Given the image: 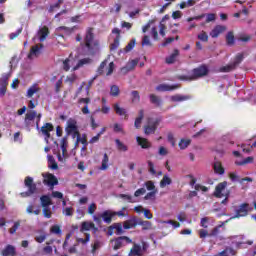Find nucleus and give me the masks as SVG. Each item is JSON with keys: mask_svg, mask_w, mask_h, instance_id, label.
Here are the masks:
<instances>
[{"mask_svg": "<svg viewBox=\"0 0 256 256\" xmlns=\"http://www.w3.org/2000/svg\"><path fill=\"white\" fill-rule=\"evenodd\" d=\"M84 55H96L99 52V42L93 38V29L89 28L86 31L84 38Z\"/></svg>", "mask_w": 256, "mask_h": 256, "instance_id": "obj_1", "label": "nucleus"}, {"mask_svg": "<svg viewBox=\"0 0 256 256\" xmlns=\"http://www.w3.org/2000/svg\"><path fill=\"white\" fill-rule=\"evenodd\" d=\"M145 193H147V190L145 188H139L135 191L134 197L135 199H137V197H141V195H145Z\"/></svg>", "mask_w": 256, "mask_h": 256, "instance_id": "obj_57", "label": "nucleus"}, {"mask_svg": "<svg viewBox=\"0 0 256 256\" xmlns=\"http://www.w3.org/2000/svg\"><path fill=\"white\" fill-rule=\"evenodd\" d=\"M42 177L44 178V185H47L48 187H55V185H58L59 183L57 177L53 174L43 173Z\"/></svg>", "mask_w": 256, "mask_h": 256, "instance_id": "obj_13", "label": "nucleus"}, {"mask_svg": "<svg viewBox=\"0 0 256 256\" xmlns=\"http://www.w3.org/2000/svg\"><path fill=\"white\" fill-rule=\"evenodd\" d=\"M73 31H75V28H67L65 26H60V27L56 28L55 34L58 37H62V39H65V37H69V35H71V33H73Z\"/></svg>", "mask_w": 256, "mask_h": 256, "instance_id": "obj_14", "label": "nucleus"}, {"mask_svg": "<svg viewBox=\"0 0 256 256\" xmlns=\"http://www.w3.org/2000/svg\"><path fill=\"white\" fill-rule=\"evenodd\" d=\"M172 180L171 177H169V175L165 174L162 178V180L160 181V187L161 189H164V187H167V185H171Z\"/></svg>", "mask_w": 256, "mask_h": 256, "instance_id": "obj_36", "label": "nucleus"}, {"mask_svg": "<svg viewBox=\"0 0 256 256\" xmlns=\"http://www.w3.org/2000/svg\"><path fill=\"white\" fill-rule=\"evenodd\" d=\"M110 95L112 97H117L119 95V86L117 85H113L110 88Z\"/></svg>", "mask_w": 256, "mask_h": 256, "instance_id": "obj_52", "label": "nucleus"}, {"mask_svg": "<svg viewBox=\"0 0 256 256\" xmlns=\"http://www.w3.org/2000/svg\"><path fill=\"white\" fill-rule=\"evenodd\" d=\"M9 77H11V74H3L0 78V83L3 87H7L9 81Z\"/></svg>", "mask_w": 256, "mask_h": 256, "instance_id": "obj_48", "label": "nucleus"}, {"mask_svg": "<svg viewBox=\"0 0 256 256\" xmlns=\"http://www.w3.org/2000/svg\"><path fill=\"white\" fill-rule=\"evenodd\" d=\"M42 114H37L35 110L27 111L24 119V125L29 129V127H35L36 121V129L39 131V123L41 121Z\"/></svg>", "mask_w": 256, "mask_h": 256, "instance_id": "obj_2", "label": "nucleus"}, {"mask_svg": "<svg viewBox=\"0 0 256 256\" xmlns=\"http://www.w3.org/2000/svg\"><path fill=\"white\" fill-rule=\"evenodd\" d=\"M42 135L45 137L46 143H49V137H51V131H53V124L46 123L40 129Z\"/></svg>", "mask_w": 256, "mask_h": 256, "instance_id": "obj_16", "label": "nucleus"}, {"mask_svg": "<svg viewBox=\"0 0 256 256\" xmlns=\"http://www.w3.org/2000/svg\"><path fill=\"white\" fill-rule=\"evenodd\" d=\"M42 207L47 208L49 205H51V198L49 196H42L40 198Z\"/></svg>", "mask_w": 256, "mask_h": 256, "instance_id": "obj_41", "label": "nucleus"}, {"mask_svg": "<svg viewBox=\"0 0 256 256\" xmlns=\"http://www.w3.org/2000/svg\"><path fill=\"white\" fill-rule=\"evenodd\" d=\"M131 97H132V103H139L141 101V96L139 95V91H132L131 92Z\"/></svg>", "mask_w": 256, "mask_h": 256, "instance_id": "obj_44", "label": "nucleus"}, {"mask_svg": "<svg viewBox=\"0 0 256 256\" xmlns=\"http://www.w3.org/2000/svg\"><path fill=\"white\" fill-rule=\"evenodd\" d=\"M50 232L54 233V235H61V228L59 225H54L50 228Z\"/></svg>", "mask_w": 256, "mask_h": 256, "instance_id": "obj_59", "label": "nucleus"}, {"mask_svg": "<svg viewBox=\"0 0 256 256\" xmlns=\"http://www.w3.org/2000/svg\"><path fill=\"white\" fill-rule=\"evenodd\" d=\"M48 167L53 170L58 169L57 162H55V158L51 155H48Z\"/></svg>", "mask_w": 256, "mask_h": 256, "instance_id": "obj_40", "label": "nucleus"}, {"mask_svg": "<svg viewBox=\"0 0 256 256\" xmlns=\"http://www.w3.org/2000/svg\"><path fill=\"white\" fill-rule=\"evenodd\" d=\"M189 178H190V185H192V187H194L196 191H203V193H207V191H209V188L202 186L200 184H196L197 179H195L193 175H189Z\"/></svg>", "mask_w": 256, "mask_h": 256, "instance_id": "obj_20", "label": "nucleus"}, {"mask_svg": "<svg viewBox=\"0 0 256 256\" xmlns=\"http://www.w3.org/2000/svg\"><path fill=\"white\" fill-rule=\"evenodd\" d=\"M243 61V54H238L233 62V64L227 65V66H222L219 68L220 73H229L230 71H233L239 63Z\"/></svg>", "mask_w": 256, "mask_h": 256, "instance_id": "obj_10", "label": "nucleus"}, {"mask_svg": "<svg viewBox=\"0 0 256 256\" xmlns=\"http://www.w3.org/2000/svg\"><path fill=\"white\" fill-rule=\"evenodd\" d=\"M145 187H146L147 191H157L155 189V183L153 181H146Z\"/></svg>", "mask_w": 256, "mask_h": 256, "instance_id": "obj_54", "label": "nucleus"}, {"mask_svg": "<svg viewBox=\"0 0 256 256\" xmlns=\"http://www.w3.org/2000/svg\"><path fill=\"white\" fill-rule=\"evenodd\" d=\"M76 214H77V219H83V217H85V210H83L82 208H78L76 210Z\"/></svg>", "mask_w": 256, "mask_h": 256, "instance_id": "obj_62", "label": "nucleus"}, {"mask_svg": "<svg viewBox=\"0 0 256 256\" xmlns=\"http://www.w3.org/2000/svg\"><path fill=\"white\" fill-rule=\"evenodd\" d=\"M93 60L91 58H83L78 61V63L72 68V71H77V69H81V67H85V65H91Z\"/></svg>", "mask_w": 256, "mask_h": 256, "instance_id": "obj_21", "label": "nucleus"}, {"mask_svg": "<svg viewBox=\"0 0 256 256\" xmlns=\"http://www.w3.org/2000/svg\"><path fill=\"white\" fill-rule=\"evenodd\" d=\"M43 215L46 217V219H51L53 215V211H51V207L47 206L46 208H43Z\"/></svg>", "mask_w": 256, "mask_h": 256, "instance_id": "obj_51", "label": "nucleus"}, {"mask_svg": "<svg viewBox=\"0 0 256 256\" xmlns=\"http://www.w3.org/2000/svg\"><path fill=\"white\" fill-rule=\"evenodd\" d=\"M150 101L153 103V105H156V107H161L163 102L160 100L159 97H157L155 94L150 95Z\"/></svg>", "mask_w": 256, "mask_h": 256, "instance_id": "obj_39", "label": "nucleus"}, {"mask_svg": "<svg viewBox=\"0 0 256 256\" xmlns=\"http://www.w3.org/2000/svg\"><path fill=\"white\" fill-rule=\"evenodd\" d=\"M148 247L149 245L145 242H142V246L141 244L134 243L128 256H143V253L147 251Z\"/></svg>", "mask_w": 256, "mask_h": 256, "instance_id": "obj_7", "label": "nucleus"}, {"mask_svg": "<svg viewBox=\"0 0 256 256\" xmlns=\"http://www.w3.org/2000/svg\"><path fill=\"white\" fill-rule=\"evenodd\" d=\"M178 85H169V84H160L156 87V91H175V89H178Z\"/></svg>", "mask_w": 256, "mask_h": 256, "instance_id": "obj_23", "label": "nucleus"}, {"mask_svg": "<svg viewBox=\"0 0 256 256\" xmlns=\"http://www.w3.org/2000/svg\"><path fill=\"white\" fill-rule=\"evenodd\" d=\"M66 132L68 135H79V130L77 128V120L70 118L67 121Z\"/></svg>", "mask_w": 256, "mask_h": 256, "instance_id": "obj_11", "label": "nucleus"}, {"mask_svg": "<svg viewBox=\"0 0 256 256\" xmlns=\"http://www.w3.org/2000/svg\"><path fill=\"white\" fill-rule=\"evenodd\" d=\"M119 47V37L114 39V42L111 44L110 49L111 51H115Z\"/></svg>", "mask_w": 256, "mask_h": 256, "instance_id": "obj_61", "label": "nucleus"}, {"mask_svg": "<svg viewBox=\"0 0 256 256\" xmlns=\"http://www.w3.org/2000/svg\"><path fill=\"white\" fill-rule=\"evenodd\" d=\"M96 211H97V204L91 203V204L88 206V214H89V215H93Z\"/></svg>", "mask_w": 256, "mask_h": 256, "instance_id": "obj_58", "label": "nucleus"}, {"mask_svg": "<svg viewBox=\"0 0 256 256\" xmlns=\"http://www.w3.org/2000/svg\"><path fill=\"white\" fill-rule=\"evenodd\" d=\"M24 183H25V186L28 187V191L21 193L22 197H29L37 191V185H35V183H33V178H31L29 176L26 177Z\"/></svg>", "mask_w": 256, "mask_h": 256, "instance_id": "obj_9", "label": "nucleus"}, {"mask_svg": "<svg viewBox=\"0 0 256 256\" xmlns=\"http://www.w3.org/2000/svg\"><path fill=\"white\" fill-rule=\"evenodd\" d=\"M161 120L158 118H148V123L144 127V133L145 135H151L157 131V127L159 125Z\"/></svg>", "mask_w": 256, "mask_h": 256, "instance_id": "obj_8", "label": "nucleus"}, {"mask_svg": "<svg viewBox=\"0 0 256 256\" xmlns=\"http://www.w3.org/2000/svg\"><path fill=\"white\" fill-rule=\"evenodd\" d=\"M91 229H95V224L91 221H84L81 224L80 231L84 233V231H91Z\"/></svg>", "mask_w": 256, "mask_h": 256, "instance_id": "obj_29", "label": "nucleus"}, {"mask_svg": "<svg viewBox=\"0 0 256 256\" xmlns=\"http://www.w3.org/2000/svg\"><path fill=\"white\" fill-rule=\"evenodd\" d=\"M162 225H172L174 229H178V227H181V224L179 222H175L173 220L168 221H160Z\"/></svg>", "mask_w": 256, "mask_h": 256, "instance_id": "obj_43", "label": "nucleus"}, {"mask_svg": "<svg viewBox=\"0 0 256 256\" xmlns=\"http://www.w3.org/2000/svg\"><path fill=\"white\" fill-rule=\"evenodd\" d=\"M209 74V68L206 65L199 66L192 70L189 76V81H196V79H201Z\"/></svg>", "mask_w": 256, "mask_h": 256, "instance_id": "obj_5", "label": "nucleus"}, {"mask_svg": "<svg viewBox=\"0 0 256 256\" xmlns=\"http://www.w3.org/2000/svg\"><path fill=\"white\" fill-rule=\"evenodd\" d=\"M170 99L174 103H181L183 101H189V99H191V96L177 94V95L171 96Z\"/></svg>", "mask_w": 256, "mask_h": 256, "instance_id": "obj_27", "label": "nucleus"}, {"mask_svg": "<svg viewBox=\"0 0 256 256\" xmlns=\"http://www.w3.org/2000/svg\"><path fill=\"white\" fill-rule=\"evenodd\" d=\"M100 217H102L104 223H107V225H109L111 224V221H113V217H115V211L105 210L104 212L100 213Z\"/></svg>", "mask_w": 256, "mask_h": 256, "instance_id": "obj_17", "label": "nucleus"}, {"mask_svg": "<svg viewBox=\"0 0 256 256\" xmlns=\"http://www.w3.org/2000/svg\"><path fill=\"white\" fill-rule=\"evenodd\" d=\"M110 229H115L116 235H123V233H124L123 229H125V228L123 227V224H121V223H115V224H113V225L110 227Z\"/></svg>", "mask_w": 256, "mask_h": 256, "instance_id": "obj_38", "label": "nucleus"}, {"mask_svg": "<svg viewBox=\"0 0 256 256\" xmlns=\"http://www.w3.org/2000/svg\"><path fill=\"white\" fill-rule=\"evenodd\" d=\"M15 246L7 245L5 249L2 251V256H15Z\"/></svg>", "mask_w": 256, "mask_h": 256, "instance_id": "obj_30", "label": "nucleus"}, {"mask_svg": "<svg viewBox=\"0 0 256 256\" xmlns=\"http://www.w3.org/2000/svg\"><path fill=\"white\" fill-rule=\"evenodd\" d=\"M137 218L133 217V218H130L129 220H126L124 223H123V228L124 229H135V227H137Z\"/></svg>", "mask_w": 256, "mask_h": 256, "instance_id": "obj_25", "label": "nucleus"}, {"mask_svg": "<svg viewBox=\"0 0 256 256\" xmlns=\"http://www.w3.org/2000/svg\"><path fill=\"white\" fill-rule=\"evenodd\" d=\"M148 170L151 175H157V171H155V165L151 161L148 162Z\"/></svg>", "mask_w": 256, "mask_h": 256, "instance_id": "obj_60", "label": "nucleus"}, {"mask_svg": "<svg viewBox=\"0 0 256 256\" xmlns=\"http://www.w3.org/2000/svg\"><path fill=\"white\" fill-rule=\"evenodd\" d=\"M143 121V110H140L139 116L135 120V127L136 129H139L141 127V122Z\"/></svg>", "mask_w": 256, "mask_h": 256, "instance_id": "obj_45", "label": "nucleus"}, {"mask_svg": "<svg viewBox=\"0 0 256 256\" xmlns=\"http://www.w3.org/2000/svg\"><path fill=\"white\" fill-rule=\"evenodd\" d=\"M63 215L66 217H73V207H66L62 210Z\"/></svg>", "mask_w": 256, "mask_h": 256, "instance_id": "obj_53", "label": "nucleus"}, {"mask_svg": "<svg viewBox=\"0 0 256 256\" xmlns=\"http://www.w3.org/2000/svg\"><path fill=\"white\" fill-rule=\"evenodd\" d=\"M120 199L127 201V203H139V199L129 194H120Z\"/></svg>", "mask_w": 256, "mask_h": 256, "instance_id": "obj_35", "label": "nucleus"}, {"mask_svg": "<svg viewBox=\"0 0 256 256\" xmlns=\"http://www.w3.org/2000/svg\"><path fill=\"white\" fill-rule=\"evenodd\" d=\"M89 103H91V98H80L78 100V105H84V107L81 108L83 115H89Z\"/></svg>", "mask_w": 256, "mask_h": 256, "instance_id": "obj_18", "label": "nucleus"}, {"mask_svg": "<svg viewBox=\"0 0 256 256\" xmlns=\"http://www.w3.org/2000/svg\"><path fill=\"white\" fill-rule=\"evenodd\" d=\"M60 143L62 155L58 154V161H63V158L67 157V138H62Z\"/></svg>", "mask_w": 256, "mask_h": 256, "instance_id": "obj_22", "label": "nucleus"}, {"mask_svg": "<svg viewBox=\"0 0 256 256\" xmlns=\"http://www.w3.org/2000/svg\"><path fill=\"white\" fill-rule=\"evenodd\" d=\"M178 55H179V50H174V52L170 56L166 57V63L168 65L173 64V62L176 61Z\"/></svg>", "mask_w": 256, "mask_h": 256, "instance_id": "obj_37", "label": "nucleus"}, {"mask_svg": "<svg viewBox=\"0 0 256 256\" xmlns=\"http://www.w3.org/2000/svg\"><path fill=\"white\" fill-rule=\"evenodd\" d=\"M214 196L221 199V197H225L222 200V205H227V199H229V191L227 190V182H221L216 186Z\"/></svg>", "mask_w": 256, "mask_h": 256, "instance_id": "obj_3", "label": "nucleus"}, {"mask_svg": "<svg viewBox=\"0 0 256 256\" xmlns=\"http://www.w3.org/2000/svg\"><path fill=\"white\" fill-rule=\"evenodd\" d=\"M226 41H227V45H233V43H235V36L233 35V32L227 33Z\"/></svg>", "mask_w": 256, "mask_h": 256, "instance_id": "obj_49", "label": "nucleus"}, {"mask_svg": "<svg viewBox=\"0 0 256 256\" xmlns=\"http://www.w3.org/2000/svg\"><path fill=\"white\" fill-rule=\"evenodd\" d=\"M42 51H43V44H36L32 46L30 53L28 54V59H35V57H39Z\"/></svg>", "mask_w": 256, "mask_h": 256, "instance_id": "obj_15", "label": "nucleus"}, {"mask_svg": "<svg viewBox=\"0 0 256 256\" xmlns=\"http://www.w3.org/2000/svg\"><path fill=\"white\" fill-rule=\"evenodd\" d=\"M137 63H139V59H134L126 64L127 69L133 71L135 67H137Z\"/></svg>", "mask_w": 256, "mask_h": 256, "instance_id": "obj_50", "label": "nucleus"}, {"mask_svg": "<svg viewBox=\"0 0 256 256\" xmlns=\"http://www.w3.org/2000/svg\"><path fill=\"white\" fill-rule=\"evenodd\" d=\"M178 145H179L180 149H187L188 145H191V140L190 139H182Z\"/></svg>", "mask_w": 256, "mask_h": 256, "instance_id": "obj_46", "label": "nucleus"}, {"mask_svg": "<svg viewBox=\"0 0 256 256\" xmlns=\"http://www.w3.org/2000/svg\"><path fill=\"white\" fill-rule=\"evenodd\" d=\"M73 63H75V60L73 59V56L70 55L69 58L63 61L64 71H69L71 67H73Z\"/></svg>", "mask_w": 256, "mask_h": 256, "instance_id": "obj_31", "label": "nucleus"}, {"mask_svg": "<svg viewBox=\"0 0 256 256\" xmlns=\"http://www.w3.org/2000/svg\"><path fill=\"white\" fill-rule=\"evenodd\" d=\"M183 17V12L182 11H174L172 13V18L177 20V19H181Z\"/></svg>", "mask_w": 256, "mask_h": 256, "instance_id": "obj_63", "label": "nucleus"}, {"mask_svg": "<svg viewBox=\"0 0 256 256\" xmlns=\"http://www.w3.org/2000/svg\"><path fill=\"white\" fill-rule=\"evenodd\" d=\"M136 141L138 145L142 147V149H149L151 147V142H149V140H147L146 138H142L138 136L136 137Z\"/></svg>", "mask_w": 256, "mask_h": 256, "instance_id": "obj_28", "label": "nucleus"}, {"mask_svg": "<svg viewBox=\"0 0 256 256\" xmlns=\"http://www.w3.org/2000/svg\"><path fill=\"white\" fill-rule=\"evenodd\" d=\"M254 160L255 158H253V156H249L245 158L243 161L236 162V165H249V163H253Z\"/></svg>", "mask_w": 256, "mask_h": 256, "instance_id": "obj_47", "label": "nucleus"}, {"mask_svg": "<svg viewBox=\"0 0 256 256\" xmlns=\"http://www.w3.org/2000/svg\"><path fill=\"white\" fill-rule=\"evenodd\" d=\"M115 143H116V149H118L122 153H126V151H129V147L125 143H123L121 140L116 139Z\"/></svg>", "mask_w": 256, "mask_h": 256, "instance_id": "obj_34", "label": "nucleus"}, {"mask_svg": "<svg viewBox=\"0 0 256 256\" xmlns=\"http://www.w3.org/2000/svg\"><path fill=\"white\" fill-rule=\"evenodd\" d=\"M41 91V88H39L38 84H33L32 86H30L26 92V97L28 99H31V97H33V95H35V93H39Z\"/></svg>", "mask_w": 256, "mask_h": 256, "instance_id": "obj_24", "label": "nucleus"}, {"mask_svg": "<svg viewBox=\"0 0 256 256\" xmlns=\"http://www.w3.org/2000/svg\"><path fill=\"white\" fill-rule=\"evenodd\" d=\"M157 190L151 191L144 196L145 201H155Z\"/></svg>", "mask_w": 256, "mask_h": 256, "instance_id": "obj_42", "label": "nucleus"}, {"mask_svg": "<svg viewBox=\"0 0 256 256\" xmlns=\"http://www.w3.org/2000/svg\"><path fill=\"white\" fill-rule=\"evenodd\" d=\"M100 171H107L109 169V156L107 153L104 154L101 166H100Z\"/></svg>", "mask_w": 256, "mask_h": 256, "instance_id": "obj_33", "label": "nucleus"}, {"mask_svg": "<svg viewBox=\"0 0 256 256\" xmlns=\"http://www.w3.org/2000/svg\"><path fill=\"white\" fill-rule=\"evenodd\" d=\"M113 109L116 115H119L120 117H124L125 119H127V110L125 108L119 106V104H114Z\"/></svg>", "mask_w": 256, "mask_h": 256, "instance_id": "obj_26", "label": "nucleus"}, {"mask_svg": "<svg viewBox=\"0 0 256 256\" xmlns=\"http://www.w3.org/2000/svg\"><path fill=\"white\" fill-rule=\"evenodd\" d=\"M213 168H214L215 173H217V175L225 174V168L223 167V164H221V162H219V161L214 162Z\"/></svg>", "mask_w": 256, "mask_h": 256, "instance_id": "obj_32", "label": "nucleus"}, {"mask_svg": "<svg viewBox=\"0 0 256 256\" xmlns=\"http://www.w3.org/2000/svg\"><path fill=\"white\" fill-rule=\"evenodd\" d=\"M48 35H49V28H47L46 26L40 27L36 36L33 38V41L34 42L40 41L41 43H43V41L47 39Z\"/></svg>", "mask_w": 256, "mask_h": 256, "instance_id": "obj_12", "label": "nucleus"}, {"mask_svg": "<svg viewBox=\"0 0 256 256\" xmlns=\"http://www.w3.org/2000/svg\"><path fill=\"white\" fill-rule=\"evenodd\" d=\"M198 39L200 41L207 42V41H209V36L207 35V32L202 31L200 34H198Z\"/></svg>", "mask_w": 256, "mask_h": 256, "instance_id": "obj_56", "label": "nucleus"}, {"mask_svg": "<svg viewBox=\"0 0 256 256\" xmlns=\"http://www.w3.org/2000/svg\"><path fill=\"white\" fill-rule=\"evenodd\" d=\"M135 47V40H132L126 47H125V53H129V51H132V49Z\"/></svg>", "mask_w": 256, "mask_h": 256, "instance_id": "obj_64", "label": "nucleus"}, {"mask_svg": "<svg viewBox=\"0 0 256 256\" xmlns=\"http://www.w3.org/2000/svg\"><path fill=\"white\" fill-rule=\"evenodd\" d=\"M133 243V241L127 237V236H121L111 241V246L114 249V251H119L122 247H125V245Z\"/></svg>", "mask_w": 256, "mask_h": 256, "instance_id": "obj_6", "label": "nucleus"}, {"mask_svg": "<svg viewBox=\"0 0 256 256\" xmlns=\"http://www.w3.org/2000/svg\"><path fill=\"white\" fill-rule=\"evenodd\" d=\"M227 31V27L223 25H217L211 32H210V37L212 39H217L218 36L221 35V33H225Z\"/></svg>", "mask_w": 256, "mask_h": 256, "instance_id": "obj_19", "label": "nucleus"}, {"mask_svg": "<svg viewBox=\"0 0 256 256\" xmlns=\"http://www.w3.org/2000/svg\"><path fill=\"white\" fill-rule=\"evenodd\" d=\"M45 239H47V234H45V232H41L40 235L35 237V241L37 243H43L45 241Z\"/></svg>", "mask_w": 256, "mask_h": 256, "instance_id": "obj_55", "label": "nucleus"}, {"mask_svg": "<svg viewBox=\"0 0 256 256\" xmlns=\"http://www.w3.org/2000/svg\"><path fill=\"white\" fill-rule=\"evenodd\" d=\"M253 211V207L249 205L248 203H243L240 204L238 207L235 209V215L231 217V219H239L241 217H247L249 213Z\"/></svg>", "mask_w": 256, "mask_h": 256, "instance_id": "obj_4", "label": "nucleus"}]
</instances>
